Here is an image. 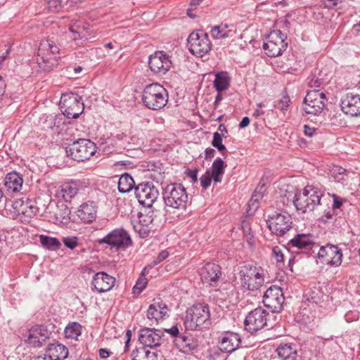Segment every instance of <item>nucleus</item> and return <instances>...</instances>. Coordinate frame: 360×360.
Instances as JSON below:
<instances>
[{
	"label": "nucleus",
	"mask_w": 360,
	"mask_h": 360,
	"mask_svg": "<svg viewBox=\"0 0 360 360\" xmlns=\"http://www.w3.org/2000/svg\"><path fill=\"white\" fill-rule=\"evenodd\" d=\"M148 65L154 73L165 75L170 69L172 62L169 56L164 51H156L150 56Z\"/></svg>",
	"instance_id": "obj_18"
},
{
	"label": "nucleus",
	"mask_w": 360,
	"mask_h": 360,
	"mask_svg": "<svg viewBox=\"0 0 360 360\" xmlns=\"http://www.w3.org/2000/svg\"><path fill=\"white\" fill-rule=\"evenodd\" d=\"M96 152V144L89 139H79L69 148H66L68 155L78 162L90 159Z\"/></svg>",
	"instance_id": "obj_8"
},
{
	"label": "nucleus",
	"mask_w": 360,
	"mask_h": 360,
	"mask_svg": "<svg viewBox=\"0 0 360 360\" xmlns=\"http://www.w3.org/2000/svg\"><path fill=\"white\" fill-rule=\"evenodd\" d=\"M184 324L191 330H202L211 326L210 307L205 303H195L186 311Z\"/></svg>",
	"instance_id": "obj_2"
},
{
	"label": "nucleus",
	"mask_w": 360,
	"mask_h": 360,
	"mask_svg": "<svg viewBox=\"0 0 360 360\" xmlns=\"http://www.w3.org/2000/svg\"><path fill=\"white\" fill-rule=\"evenodd\" d=\"M210 32L212 36L216 39L229 38L234 35V31L229 29V26L226 24L214 26L211 29Z\"/></svg>",
	"instance_id": "obj_31"
},
{
	"label": "nucleus",
	"mask_w": 360,
	"mask_h": 360,
	"mask_svg": "<svg viewBox=\"0 0 360 360\" xmlns=\"http://www.w3.org/2000/svg\"><path fill=\"white\" fill-rule=\"evenodd\" d=\"M335 216L336 214H335V210L332 208V210H330L325 213L323 217H325L326 219H324V221L328 222L329 220L333 219Z\"/></svg>",
	"instance_id": "obj_54"
},
{
	"label": "nucleus",
	"mask_w": 360,
	"mask_h": 360,
	"mask_svg": "<svg viewBox=\"0 0 360 360\" xmlns=\"http://www.w3.org/2000/svg\"><path fill=\"white\" fill-rule=\"evenodd\" d=\"M140 353L146 360H158V353L155 351L152 352L145 348H141L140 349Z\"/></svg>",
	"instance_id": "obj_48"
},
{
	"label": "nucleus",
	"mask_w": 360,
	"mask_h": 360,
	"mask_svg": "<svg viewBox=\"0 0 360 360\" xmlns=\"http://www.w3.org/2000/svg\"><path fill=\"white\" fill-rule=\"evenodd\" d=\"M44 354L51 360H63L68 356V349L65 345L60 343L50 344Z\"/></svg>",
	"instance_id": "obj_29"
},
{
	"label": "nucleus",
	"mask_w": 360,
	"mask_h": 360,
	"mask_svg": "<svg viewBox=\"0 0 360 360\" xmlns=\"http://www.w3.org/2000/svg\"><path fill=\"white\" fill-rule=\"evenodd\" d=\"M290 245L300 250L311 249L314 245L311 234L298 233L289 240Z\"/></svg>",
	"instance_id": "obj_27"
},
{
	"label": "nucleus",
	"mask_w": 360,
	"mask_h": 360,
	"mask_svg": "<svg viewBox=\"0 0 360 360\" xmlns=\"http://www.w3.org/2000/svg\"><path fill=\"white\" fill-rule=\"evenodd\" d=\"M342 262V252L338 246L327 244L321 246L318 252L317 262L330 266H339Z\"/></svg>",
	"instance_id": "obj_13"
},
{
	"label": "nucleus",
	"mask_w": 360,
	"mask_h": 360,
	"mask_svg": "<svg viewBox=\"0 0 360 360\" xmlns=\"http://www.w3.org/2000/svg\"><path fill=\"white\" fill-rule=\"evenodd\" d=\"M309 85L311 87H319L321 85V80L314 77L309 82Z\"/></svg>",
	"instance_id": "obj_58"
},
{
	"label": "nucleus",
	"mask_w": 360,
	"mask_h": 360,
	"mask_svg": "<svg viewBox=\"0 0 360 360\" xmlns=\"http://www.w3.org/2000/svg\"><path fill=\"white\" fill-rule=\"evenodd\" d=\"M6 84L3 77L0 76V97L2 96L5 93Z\"/></svg>",
	"instance_id": "obj_62"
},
{
	"label": "nucleus",
	"mask_w": 360,
	"mask_h": 360,
	"mask_svg": "<svg viewBox=\"0 0 360 360\" xmlns=\"http://www.w3.org/2000/svg\"><path fill=\"white\" fill-rule=\"evenodd\" d=\"M212 175L210 174L209 172H207L204 175H202L200 177V184L203 188L206 189L210 186L212 182Z\"/></svg>",
	"instance_id": "obj_49"
},
{
	"label": "nucleus",
	"mask_w": 360,
	"mask_h": 360,
	"mask_svg": "<svg viewBox=\"0 0 360 360\" xmlns=\"http://www.w3.org/2000/svg\"><path fill=\"white\" fill-rule=\"evenodd\" d=\"M59 48L51 40H44L40 42L37 63L39 68L46 72L57 68L59 63Z\"/></svg>",
	"instance_id": "obj_4"
},
{
	"label": "nucleus",
	"mask_w": 360,
	"mask_h": 360,
	"mask_svg": "<svg viewBox=\"0 0 360 360\" xmlns=\"http://www.w3.org/2000/svg\"><path fill=\"white\" fill-rule=\"evenodd\" d=\"M341 108L342 111L352 117L360 115V96L347 94L342 100Z\"/></svg>",
	"instance_id": "obj_23"
},
{
	"label": "nucleus",
	"mask_w": 360,
	"mask_h": 360,
	"mask_svg": "<svg viewBox=\"0 0 360 360\" xmlns=\"http://www.w3.org/2000/svg\"><path fill=\"white\" fill-rule=\"evenodd\" d=\"M242 228L245 233H246L247 235H250L251 229L248 222L243 221L242 224Z\"/></svg>",
	"instance_id": "obj_64"
},
{
	"label": "nucleus",
	"mask_w": 360,
	"mask_h": 360,
	"mask_svg": "<svg viewBox=\"0 0 360 360\" xmlns=\"http://www.w3.org/2000/svg\"><path fill=\"white\" fill-rule=\"evenodd\" d=\"M332 198L333 199V202L332 205V208L333 210L340 209L341 207V206L342 205L343 202H346L345 199L340 198V196L337 195L336 194H333Z\"/></svg>",
	"instance_id": "obj_51"
},
{
	"label": "nucleus",
	"mask_w": 360,
	"mask_h": 360,
	"mask_svg": "<svg viewBox=\"0 0 360 360\" xmlns=\"http://www.w3.org/2000/svg\"><path fill=\"white\" fill-rule=\"evenodd\" d=\"M276 352L281 360H296L297 356V348L292 344H281Z\"/></svg>",
	"instance_id": "obj_30"
},
{
	"label": "nucleus",
	"mask_w": 360,
	"mask_h": 360,
	"mask_svg": "<svg viewBox=\"0 0 360 360\" xmlns=\"http://www.w3.org/2000/svg\"><path fill=\"white\" fill-rule=\"evenodd\" d=\"M241 286L248 290H257L264 283V270L255 264L242 262L237 269Z\"/></svg>",
	"instance_id": "obj_1"
},
{
	"label": "nucleus",
	"mask_w": 360,
	"mask_h": 360,
	"mask_svg": "<svg viewBox=\"0 0 360 360\" xmlns=\"http://www.w3.org/2000/svg\"><path fill=\"white\" fill-rule=\"evenodd\" d=\"M167 101V91L162 85L153 83L144 88L142 101L148 108L153 110H160L166 105Z\"/></svg>",
	"instance_id": "obj_5"
},
{
	"label": "nucleus",
	"mask_w": 360,
	"mask_h": 360,
	"mask_svg": "<svg viewBox=\"0 0 360 360\" xmlns=\"http://www.w3.org/2000/svg\"><path fill=\"white\" fill-rule=\"evenodd\" d=\"M40 243L44 247L51 250H56L59 249L61 245L60 242L56 238L44 235L40 236Z\"/></svg>",
	"instance_id": "obj_37"
},
{
	"label": "nucleus",
	"mask_w": 360,
	"mask_h": 360,
	"mask_svg": "<svg viewBox=\"0 0 360 360\" xmlns=\"http://www.w3.org/2000/svg\"><path fill=\"white\" fill-rule=\"evenodd\" d=\"M326 102L324 93L319 90H311L307 92L304 99L303 110L307 114L319 115L323 111Z\"/></svg>",
	"instance_id": "obj_10"
},
{
	"label": "nucleus",
	"mask_w": 360,
	"mask_h": 360,
	"mask_svg": "<svg viewBox=\"0 0 360 360\" xmlns=\"http://www.w3.org/2000/svg\"><path fill=\"white\" fill-rule=\"evenodd\" d=\"M77 216L85 223L92 222L96 219L97 207L93 201L83 203L77 211Z\"/></svg>",
	"instance_id": "obj_26"
},
{
	"label": "nucleus",
	"mask_w": 360,
	"mask_h": 360,
	"mask_svg": "<svg viewBox=\"0 0 360 360\" xmlns=\"http://www.w3.org/2000/svg\"><path fill=\"white\" fill-rule=\"evenodd\" d=\"M47 4L51 12H58L63 8L62 0H49Z\"/></svg>",
	"instance_id": "obj_46"
},
{
	"label": "nucleus",
	"mask_w": 360,
	"mask_h": 360,
	"mask_svg": "<svg viewBox=\"0 0 360 360\" xmlns=\"http://www.w3.org/2000/svg\"><path fill=\"white\" fill-rule=\"evenodd\" d=\"M323 196V192L320 188L307 185L295 193L292 202L297 211L307 213L312 212L321 205V199Z\"/></svg>",
	"instance_id": "obj_3"
},
{
	"label": "nucleus",
	"mask_w": 360,
	"mask_h": 360,
	"mask_svg": "<svg viewBox=\"0 0 360 360\" xmlns=\"http://www.w3.org/2000/svg\"><path fill=\"white\" fill-rule=\"evenodd\" d=\"M205 153V158L206 160L212 159L214 157L215 150L213 148H207Z\"/></svg>",
	"instance_id": "obj_57"
},
{
	"label": "nucleus",
	"mask_w": 360,
	"mask_h": 360,
	"mask_svg": "<svg viewBox=\"0 0 360 360\" xmlns=\"http://www.w3.org/2000/svg\"><path fill=\"white\" fill-rule=\"evenodd\" d=\"M49 336L50 332L41 325L33 326L27 333L28 343L34 347H41Z\"/></svg>",
	"instance_id": "obj_19"
},
{
	"label": "nucleus",
	"mask_w": 360,
	"mask_h": 360,
	"mask_svg": "<svg viewBox=\"0 0 360 360\" xmlns=\"http://www.w3.org/2000/svg\"><path fill=\"white\" fill-rule=\"evenodd\" d=\"M115 283V278L103 271L96 273L92 281L94 289L99 293L110 290Z\"/></svg>",
	"instance_id": "obj_22"
},
{
	"label": "nucleus",
	"mask_w": 360,
	"mask_h": 360,
	"mask_svg": "<svg viewBox=\"0 0 360 360\" xmlns=\"http://www.w3.org/2000/svg\"><path fill=\"white\" fill-rule=\"evenodd\" d=\"M226 167V165L220 158H217L214 161L212 166V171L210 174L212 175V177L215 182L221 181V176L224 173V169Z\"/></svg>",
	"instance_id": "obj_33"
},
{
	"label": "nucleus",
	"mask_w": 360,
	"mask_h": 360,
	"mask_svg": "<svg viewBox=\"0 0 360 360\" xmlns=\"http://www.w3.org/2000/svg\"><path fill=\"white\" fill-rule=\"evenodd\" d=\"M29 202L27 200L26 202L23 200L22 198L16 199L13 201L11 202V205L13 208V210L18 212L25 214L27 212L26 208H30L31 213L34 214L37 212V207L32 205H29Z\"/></svg>",
	"instance_id": "obj_34"
},
{
	"label": "nucleus",
	"mask_w": 360,
	"mask_h": 360,
	"mask_svg": "<svg viewBox=\"0 0 360 360\" xmlns=\"http://www.w3.org/2000/svg\"><path fill=\"white\" fill-rule=\"evenodd\" d=\"M186 174L188 176H189L193 182L197 181L198 180V176H197V170H188L186 171Z\"/></svg>",
	"instance_id": "obj_56"
},
{
	"label": "nucleus",
	"mask_w": 360,
	"mask_h": 360,
	"mask_svg": "<svg viewBox=\"0 0 360 360\" xmlns=\"http://www.w3.org/2000/svg\"><path fill=\"white\" fill-rule=\"evenodd\" d=\"M166 206L178 210L186 209L188 197L184 186L181 184H168L163 192Z\"/></svg>",
	"instance_id": "obj_6"
},
{
	"label": "nucleus",
	"mask_w": 360,
	"mask_h": 360,
	"mask_svg": "<svg viewBox=\"0 0 360 360\" xmlns=\"http://www.w3.org/2000/svg\"><path fill=\"white\" fill-rule=\"evenodd\" d=\"M230 79L226 72H219L216 75L214 86L218 91H222L229 88Z\"/></svg>",
	"instance_id": "obj_36"
},
{
	"label": "nucleus",
	"mask_w": 360,
	"mask_h": 360,
	"mask_svg": "<svg viewBox=\"0 0 360 360\" xmlns=\"http://www.w3.org/2000/svg\"><path fill=\"white\" fill-rule=\"evenodd\" d=\"M134 185L135 182L133 178L127 173H125L120 177L118 190L120 193H127L134 188Z\"/></svg>",
	"instance_id": "obj_35"
},
{
	"label": "nucleus",
	"mask_w": 360,
	"mask_h": 360,
	"mask_svg": "<svg viewBox=\"0 0 360 360\" xmlns=\"http://www.w3.org/2000/svg\"><path fill=\"white\" fill-rule=\"evenodd\" d=\"M169 309L166 304L162 302H154L151 304L147 311V318L152 324H157L158 321L164 319L167 315Z\"/></svg>",
	"instance_id": "obj_25"
},
{
	"label": "nucleus",
	"mask_w": 360,
	"mask_h": 360,
	"mask_svg": "<svg viewBox=\"0 0 360 360\" xmlns=\"http://www.w3.org/2000/svg\"><path fill=\"white\" fill-rule=\"evenodd\" d=\"M189 51L197 57L207 54L212 49L208 34L202 30L191 32L187 40Z\"/></svg>",
	"instance_id": "obj_7"
},
{
	"label": "nucleus",
	"mask_w": 360,
	"mask_h": 360,
	"mask_svg": "<svg viewBox=\"0 0 360 360\" xmlns=\"http://www.w3.org/2000/svg\"><path fill=\"white\" fill-rule=\"evenodd\" d=\"M139 340L145 347H156L162 344V339L158 330L146 328L139 330Z\"/></svg>",
	"instance_id": "obj_21"
},
{
	"label": "nucleus",
	"mask_w": 360,
	"mask_h": 360,
	"mask_svg": "<svg viewBox=\"0 0 360 360\" xmlns=\"http://www.w3.org/2000/svg\"><path fill=\"white\" fill-rule=\"evenodd\" d=\"M330 175L335 181L343 182L347 179V172L343 167L335 165L330 169Z\"/></svg>",
	"instance_id": "obj_38"
},
{
	"label": "nucleus",
	"mask_w": 360,
	"mask_h": 360,
	"mask_svg": "<svg viewBox=\"0 0 360 360\" xmlns=\"http://www.w3.org/2000/svg\"><path fill=\"white\" fill-rule=\"evenodd\" d=\"M98 352H99V356L103 359L108 358L110 356V353L109 350H108L107 349H104V348L100 349Z\"/></svg>",
	"instance_id": "obj_61"
},
{
	"label": "nucleus",
	"mask_w": 360,
	"mask_h": 360,
	"mask_svg": "<svg viewBox=\"0 0 360 360\" xmlns=\"http://www.w3.org/2000/svg\"><path fill=\"white\" fill-rule=\"evenodd\" d=\"M266 223L271 231L278 236H284L292 228L291 216L287 213H276L269 216Z\"/></svg>",
	"instance_id": "obj_12"
},
{
	"label": "nucleus",
	"mask_w": 360,
	"mask_h": 360,
	"mask_svg": "<svg viewBox=\"0 0 360 360\" xmlns=\"http://www.w3.org/2000/svg\"><path fill=\"white\" fill-rule=\"evenodd\" d=\"M22 184L23 179L22 176L16 172L7 174L4 179V186L10 193L20 191L22 187Z\"/></svg>",
	"instance_id": "obj_28"
},
{
	"label": "nucleus",
	"mask_w": 360,
	"mask_h": 360,
	"mask_svg": "<svg viewBox=\"0 0 360 360\" xmlns=\"http://www.w3.org/2000/svg\"><path fill=\"white\" fill-rule=\"evenodd\" d=\"M212 144L214 147L217 148L219 151L222 152V155L226 158L227 157V151L225 146L222 143L221 135L218 132H214Z\"/></svg>",
	"instance_id": "obj_40"
},
{
	"label": "nucleus",
	"mask_w": 360,
	"mask_h": 360,
	"mask_svg": "<svg viewBox=\"0 0 360 360\" xmlns=\"http://www.w3.org/2000/svg\"><path fill=\"white\" fill-rule=\"evenodd\" d=\"M79 191V186L75 181L68 182L60 187V193L65 201L70 200Z\"/></svg>",
	"instance_id": "obj_32"
},
{
	"label": "nucleus",
	"mask_w": 360,
	"mask_h": 360,
	"mask_svg": "<svg viewBox=\"0 0 360 360\" xmlns=\"http://www.w3.org/2000/svg\"><path fill=\"white\" fill-rule=\"evenodd\" d=\"M316 130V129L314 127H310L307 124L304 126V133L309 137H311L314 134Z\"/></svg>",
	"instance_id": "obj_53"
},
{
	"label": "nucleus",
	"mask_w": 360,
	"mask_h": 360,
	"mask_svg": "<svg viewBox=\"0 0 360 360\" xmlns=\"http://www.w3.org/2000/svg\"><path fill=\"white\" fill-rule=\"evenodd\" d=\"M241 342L240 336L236 333L226 332L219 341V349L223 352L231 353L235 351Z\"/></svg>",
	"instance_id": "obj_24"
},
{
	"label": "nucleus",
	"mask_w": 360,
	"mask_h": 360,
	"mask_svg": "<svg viewBox=\"0 0 360 360\" xmlns=\"http://www.w3.org/2000/svg\"><path fill=\"white\" fill-rule=\"evenodd\" d=\"M169 256V252L167 250H162L158 255L155 260L153 261V266L158 264L163 260L167 259Z\"/></svg>",
	"instance_id": "obj_52"
},
{
	"label": "nucleus",
	"mask_w": 360,
	"mask_h": 360,
	"mask_svg": "<svg viewBox=\"0 0 360 360\" xmlns=\"http://www.w3.org/2000/svg\"><path fill=\"white\" fill-rule=\"evenodd\" d=\"M263 189V186L260 188H257L255 191L252 195L251 200L250 201L252 206L257 208L259 201L263 198V194L262 190Z\"/></svg>",
	"instance_id": "obj_45"
},
{
	"label": "nucleus",
	"mask_w": 360,
	"mask_h": 360,
	"mask_svg": "<svg viewBox=\"0 0 360 360\" xmlns=\"http://www.w3.org/2000/svg\"><path fill=\"white\" fill-rule=\"evenodd\" d=\"M82 97L75 94H63L61 101L64 108L63 113L68 118L77 119L82 114L84 109V103L81 102Z\"/></svg>",
	"instance_id": "obj_14"
},
{
	"label": "nucleus",
	"mask_w": 360,
	"mask_h": 360,
	"mask_svg": "<svg viewBox=\"0 0 360 360\" xmlns=\"http://www.w3.org/2000/svg\"><path fill=\"white\" fill-rule=\"evenodd\" d=\"M99 244H107L111 248L116 250L124 248L131 244V240L128 233L122 229H117L110 232L107 236L98 240Z\"/></svg>",
	"instance_id": "obj_16"
},
{
	"label": "nucleus",
	"mask_w": 360,
	"mask_h": 360,
	"mask_svg": "<svg viewBox=\"0 0 360 360\" xmlns=\"http://www.w3.org/2000/svg\"><path fill=\"white\" fill-rule=\"evenodd\" d=\"M82 326L78 323L68 324L65 329V335L67 338L77 339L81 335Z\"/></svg>",
	"instance_id": "obj_39"
},
{
	"label": "nucleus",
	"mask_w": 360,
	"mask_h": 360,
	"mask_svg": "<svg viewBox=\"0 0 360 360\" xmlns=\"http://www.w3.org/2000/svg\"><path fill=\"white\" fill-rule=\"evenodd\" d=\"M250 124V119L248 117H245L242 119L239 124L240 128H245Z\"/></svg>",
	"instance_id": "obj_63"
},
{
	"label": "nucleus",
	"mask_w": 360,
	"mask_h": 360,
	"mask_svg": "<svg viewBox=\"0 0 360 360\" xmlns=\"http://www.w3.org/2000/svg\"><path fill=\"white\" fill-rule=\"evenodd\" d=\"M70 211L68 207L62 204L61 205L58 206V212H56V215L58 219H60L61 221H65V222L70 219Z\"/></svg>",
	"instance_id": "obj_42"
},
{
	"label": "nucleus",
	"mask_w": 360,
	"mask_h": 360,
	"mask_svg": "<svg viewBox=\"0 0 360 360\" xmlns=\"http://www.w3.org/2000/svg\"><path fill=\"white\" fill-rule=\"evenodd\" d=\"M287 36L281 30H274L270 32L266 41L263 44V49L269 57H277L283 53L288 46Z\"/></svg>",
	"instance_id": "obj_9"
},
{
	"label": "nucleus",
	"mask_w": 360,
	"mask_h": 360,
	"mask_svg": "<svg viewBox=\"0 0 360 360\" xmlns=\"http://www.w3.org/2000/svg\"><path fill=\"white\" fill-rule=\"evenodd\" d=\"M329 119L330 124L334 126H341L345 124L342 115L339 112H331Z\"/></svg>",
	"instance_id": "obj_44"
},
{
	"label": "nucleus",
	"mask_w": 360,
	"mask_h": 360,
	"mask_svg": "<svg viewBox=\"0 0 360 360\" xmlns=\"http://www.w3.org/2000/svg\"><path fill=\"white\" fill-rule=\"evenodd\" d=\"M146 269L147 267H146L143 269L142 275L139 278L136 283V285L133 288V291L134 293L136 292V290H138V292H141L146 287L147 278L144 276V272L146 270Z\"/></svg>",
	"instance_id": "obj_43"
},
{
	"label": "nucleus",
	"mask_w": 360,
	"mask_h": 360,
	"mask_svg": "<svg viewBox=\"0 0 360 360\" xmlns=\"http://www.w3.org/2000/svg\"><path fill=\"white\" fill-rule=\"evenodd\" d=\"M135 195L140 204L145 207H152L153 212H157L153 205L159 196V191L153 184H139L135 188Z\"/></svg>",
	"instance_id": "obj_11"
},
{
	"label": "nucleus",
	"mask_w": 360,
	"mask_h": 360,
	"mask_svg": "<svg viewBox=\"0 0 360 360\" xmlns=\"http://www.w3.org/2000/svg\"><path fill=\"white\" fill-rule=\"evenodd\" d=\"M221 276V267L214 263H207L200 270L202 282L211 286H216Z\"/></svg>",
	"instance_id": "obj_20"
},
{
	"label": "nucleus",
	"mask_w": 360,
	"mask_h": 360,
	"mask_svg": "<svg viewBox=\"0 0 360 360\" xmlns=\"http://www.w3.org/2000/svg\"><path fill=\"white\" fill-rule=\"evenodd\" d=\"M143 358V355H141L140 349L133 350L131 353V360H142Z\"/></svg>",
	"instance_id": "obj_55"
},
{
	"label": "nucleus",
	"mask_w": 360,
	"mask_h": 360,
	"mask_svg": "<svg viewBox=\"0 0 360 360\" xmlns=\"http://www.w3.org/2000/svg\"><path fill=\"white\" fill-rule=\"evenodd\" d=\"M272 256L277 262H282L283 261V254L282 252L281 248L278 246L273 248Z\"/></svg>",
	"instance_id": "obj_50"
},
{
	"label": "nucleus",
	"mask_w": 360,
	"mask_h": 360,
	"mask_svg": "<svg viewBox=\"0 0 360 360\" xmlns=\"http://www.w3.org/2000/svg\"><path fill=\"white\" fill-rule=\"evenodd\" d=\"M285 297L282 289L278 286H271L264 292L263 303L272 313H278L283 309Z\"/></svg>",
	"instance_id": "obj_15"
},
{
	"label": "nucleus",
	"mask_w": 360,
	"mask_h": 360,
	"mask_svg": "<svg viewBox=\"0 0 360 360\" xmlns=\"http://www.w3.org/2000/svg\"><path fill=\"white\" fill-rule=\"evenodd\" d=\"M268 315L266 311L261 307L251 311L244 321L245 330L250 333H254L262 329L267 325Z\"/></svg>",
	"instance_id": "obj_17"
},
{
	"label": "nucleus",
	"mask_w": 360,
	"mask_h": 360,
	"mask_svg": "<svg viewBox=\"0 0 360 360\" xmlns=\"http://www.w3.org/2000/svg\"><path fill=\"white\" fill-rule=\"evenodd\" d=\"M166 331L173 337H178L179 333V329L176 326H173L169 329H167Z\"/></svg>",
	"instance_id": "obj_60"
},
{
	"label": "nucleus",
	"mask_w": 360,
	"mask_h": 360,
	"mask_svg": "<svg viewBox=\"0 0 360 360\" xmlns=\"http://www.w3.org/2000/svg\"><path fill=\"white\" fill-rule=\"evenodd\" d=\"M63 242L68 248L73 250L78 245V239L75 236L63 238Z\"/></svg>",
	"instance_id": "obj_47"
},
{
	"label": "nucleus",
	"mask_w": 360,
	"mask_h": 360,
	"mask_svg": "<svg viewBox=\"0 0 360 360\" xmlns=\"http://www.w3.org/2000/svg\"><path fill=\"white\" fill-rule=\"evenodd\" d=\"M290 103V97L288 95H283L282 98L276 102L274 106L285 115L288 111Z\"/></svg>",
	"instance_id": "obj_41"
},
{
	"label": "nucleus",
	"mask_w": 360,
	"mask_h": 360,
	"mask_svg": "<svg viewBox=\"0 0 360 360\" xmlns=\"http://www.w3.org/2000/svg\"><path fill=\"white\" fill-rule=\"evenodd\" d=\"M178 338H179L180 340H181L182 343L184 344L182 345L184 348H188L189 349H192L190 344L187 342L188 338L186 336L179 335Z\"/></svg>",
	"instance_id": "obj_59"
}]
</instances>
